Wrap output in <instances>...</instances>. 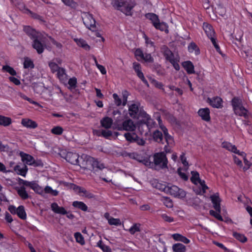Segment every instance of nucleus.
Here are the masks:
<instances>
[{"label":"nucleus","mask_w":252,"mask_h":252,"mask_svg":"<svg viewBox=\"0 0 252 252\" xmlns=\"http://www.w3.org/2000/svg\"><path fill=\"white\" fill-rule=\"evenodd\" d=\"M78 165L84 170L91 171L94 173L105 168L103 163L85 154L80 156Z\"/></svg>","instance_id":"1"},{"label":"nucleus","mask_w":252,"mask_h":252,"mask_svg":"<svg viewBox=\"0 0 252 252\" xmlns=\"http://www.w3.org/2000/svg\"><path fill=\"white\" fill-rule=\"evenodd\" d=\"M111 4L115 9L122 11L126 16H132L131 10L135 5L132 0H114Z\"/></svg>","instance_id":"2"},{"label":"nucleus","mask_w":252,"mask_h":252,"mask_svg":"<svg viewBox=\"0 0 252 252\" xmlns=\"http://www.w3.org/2000/svg\"><path fill=\"white\" fill-rule=\"evenodd\" d=\"M154 162L150 165H154L156 169L167 168L168 160L164 152L155 153L153 156Z\"/></svg>","instance_id":"3"},{"label":"nucleus","mask_w":252,"mask_h":252,"mask_svg":"<svg viewBox=\"0 0 252 252\" xmlns=\"http://www.w3.org/2000/svg\"><path fill=\"white\" fill-rule=\"evenodd\" d=\"M146 18L150 20L153 26L156 29L159 30L161 31H165L168 33V30L167 25L163 22H160L158 16L152 13H147L145 15Z\"/></svg>","instance_id":"4"},{"label":"nucleus","mask_w":252,"mask_h":252,"mask_svg":"<svg viewBox=\"0 0 252 252\" xmlns=\"http://www.w3.org/2000/svg\"><path fill=\"white\" fill-rule=\"evenodd\" d=\"M82 17L84 25L88 29L92 31L95 30V21L92 14L88 12H84Z\"/></svg>","instance_id":"5"},{"label":"nucleus","mask_w":252,"mask_h":252,"mask_svg":"<svg viewBox=\"0 0 252 252\" xmlns=\"http://www.w3.org/2000/svg\"><path fill=\"white\" fill-rule=\"evenodd\" d=\"M139 103L128 104V113L129 116L133 119L141 118V112H145L140 109Z\"/></svg>","instance_id":"6"},{"label":"nucleus","mask_w":252,"mask_h":252,"mask_svg":"<svg viewBox=\"0 0 252 252\" xmlns=\"http://www.w3.org/2000/svg\"><path fill=\"white\" fill-rule=\"evenodd\" d=\"M158 121L159 127L161 129L164 134V138L165 141V143H167L169 145H173L175 144L173 137L169 134L167 128L162 124V121L159 117L158 118Z\"/></svg>","instance_id":"7"},{"label":"nucleus","mask_w":252,"mask_h":252,"mask_svg":"<svg viewBox=\"0 0 252 252\" xmlns=\"http://www.w3.org/2000/svg\"><path fill=\"white\" fill-rule=\"evenodd\" d=\"M20 184L26 187H29L38 194L43 193V189L40 187L36 181L29 182L22 179L20 180Z\"/></svg>","instance_id":"8"},{"label":"nucleus","mask_w":252,"mask_h":252,"mask_svg":"<svg viewBox=\"0 0 252 252\" xmlns=\"http://www.w3.org/2000/svg\"><path fill=\"white\" fill-rule=\"evenodd\" d=\"M135 128V125L131 119L126 120L117 127L119 130L134 131Z\"/></svg>","instance_id":"9"},{"label":"nucleus","mask_w":252,"mask_h":252,"mask_svg":"<svg viewBox=\"0 0 252 252\" xmlns=\"http://www.w3.org/2000/svg\"><path fill=\"white\" fill-rule=\"evenodd\" d=\"M32 47L36 50L38 54L42 53L45 45L41 43V34L32 39Z\"/></svg>","instance_id":"10"},{"label":"nucleus","mask_w":252,"mask_h":252,"mask_svg":"<svg viewBox=\"0 0 252 252\" xmlns=\"http://www.w3.org/2000/svg\"><path fill=\"white\" fill-rule=\"evenodd\" d=\"M78 154L72 152H67L64 157L65 160L72 164L78 165L80 159Z\"/></svg>","instance_id":"11"},{"label":"nucleus","mask_w":252,"mask_h":252,"mask_svg":"<svg viewBox=\"0 0 252 252\" xmlns=\"http://www.w3.org/2000/svg\"><path fill=\"white\" fill-rule=\"evenodd\" d=\"M207 102L214 108H220L222 107V100L219 96H215L213 98L208 97Z\"/></svg>","instance_id":"12"},{"label":"nucleus","mask_w":252,"mask_h":252,"mask_svg":"<svg viewBox=\"0 0 252 252\" xmlns=\"http://www.w3.org/2000/svg\"><path fill=\"white\" fill-rule=\"evenodd\" d=\"M141 118H144L143 122L148 126V128L153 127L156 125L155 122L151 119V117L146 112H141Z\"/></svg>","instance_id":"13"},{"label":"nucleus","mask_w":252,"mask_h":252,"mask_svg":"<svg viewBox=\"0 0 252 252\" xmlns=\"http://www.w3.org/2000/svg\"><path fill=\"white\" fill-rule=\"evenodd\" d=\"M210 198L211 199V201L213 204L214 208L217 212H220V202L221 201V200L219 196V194L216 193V194H213L211 196Z\"/></svg>","instance_id":"14"},{"label":"nucleus","mask_w":252,"mask_h":252,"mask_svg":"<svg viewBox=\"0 0 252 252\" xmlns=\"http://www.w3.org/2000/svg\"><path fill=\"white\" fill-rule=\"evenodd\" d=\"M152 137L154 141L158 143L163 144L165 142L164 134L163 135L162 133L158 130L153 132Z\"/></svg>","instance_id":"15"},{"label":"nucleus","mask_w":252,"mask_h":252,"mask_svg":"<svg viewBox=\"0 0 252 252\" xmlns=\"http://www.w3.org/2000/svg\"><path fill=\"white\" fill-rule=\"evenodd\" d=\"M151 183L152 186L154 188H155L160 191L166 192V190H167L168 186H167L166 185L165 183H160L158 180H157L156 179H154V180H152L151 181Z\"/></svg>","instance_id":"16"},{"label":"nucleus","mask_w":252,"mask_h":252,"mask_svg":"<svg viewBox=\"0 0 252 252\" xmlns=\"http://www.w3.org/2000/svg\"><path fill=\"white\" fill-rule=\"evenodd\" d=\"M222 146L223 148H225L232 152L238 154L240 156H245L244 152H240V151L237 149V148L235 145H232L230 143L223 142L222 143Z\"/></svg>","instance_id":"17"},{"label":"nucleus","mask_w":252,"mask_h":252,"mask_svg":"<svg viewBox=\"0 0 252 252\" xmlns=\"http://www.w3.org/2000/svg\"><path fill=\"white\" fill-rule=\"evenodd\" d=\"M161 52L163 54L166 60L170 62L174 59V55L167 46L163 45L161 47Z\"/></svg>","instance_id":"18"},{"label":"nucleus","mask_w":252,"mask_h":252,"mask_svg":"<svg viewBox=\"0 0 252 252\" xmlns=\"http://www.w3.org/2000/svg\"><path fill=\"white\" fill-rule=\"evenodd\" d=\"M198 114L202 120L208 122L210 120V110L208 108H202L199 110Z\"/></svg>","instance_id":"19"},{"label":"nucleus","mask_w":252,"mask_h":252,"mask_svg":"<svg viewBox=\"0 0 252 252\" xmlns=\"http://www.w3.org/2000/svg\"><path fill=\"white\" fill-rule=\"evenodd\" d=\"M52 210L57 214L61 215H65L67 214V212L63 207H60L57 203H53L51 205Z\"/></svg>","instance_id":"20"},{"label":"nucleus","mask_w":252,"mask_h":252,"mask_svg":"<svg viewBox=\"0 0 252 252\" xmlns=\"http://www.w3.org/2000/svg\"><path fill=\"white\" fill-rule=\"evenodd\" d=\"M203 28L208 38L214 36L215 32L211 25L207 23H204Z\"/></svg>","instance_id":"21"},{"label":"nucleus","mask_w":252,"mask_h":252,"mask_svg":"<svg viewBox=\"0 0 252 252\" xmlns=\"http://www.w3.org/2000/svg\"><path fill=\"white\" fill-rule=\"evenodd\" d=\"M15 171L19 175L25 176L27 171V166L25 164L17 165L14 167Z\"/></svg>","instance_id":"22"},{"label":"nucleus","mask_w":252,"mask_h":252,"mask_svg":"<svg viewBox=\"0 0 252 252\" xmlns=\"http://www.w3.org/2000/svg\"><path fill=\"white\" fill-rule=\"evenodd\" d=\"M24 31L32 39L40 34L36 32L34 29L30 26H25L24 27Z\"/></svg>","instance_id":"23"},{"label":"nucleus","mask_w":252,"mask_h":252,"mask_svg":"<svg viewBox=\"0 0 252 252\" xmlns=\"http://www.w3.org/2000/svg\"><path fill=\"white\" fill-rule=\"evenodd\" d=\"M21 123L23 126L28 128H35L37 127V123L31 119H23Z\"/></svg>","instance_id":"24"},{"label":"nucleus","mask_w":252,"mask_h":252,"mask_svg":"<svg viewBox=\"0 0 252 252\" xmlns=\"http://www.w3.org/2000/svg\"><path fill=\"white\" fill-rule=\"evenodd\" d=\"M20 155L22 158V160L24 162L27 164L32 165L34 159L33 157L29 154L23 153H21Z\"/></svg>","instance_id":"25"},{"label":"nucleus","mask_w":252,"mask_h":252,"mask_svg":"<svg viewBox=\"0 0 252 252\" xmlns=\"http://www.w3.org/2000/svg\"><path fill=\"white\" fill-rule=\"evenodd\" d=\"M183 66L189 74L194 73V65L190 61H186L183 63Z\"/></svg>","instance_id":"26"},{"label":"nucleus","mask_w":252,"mask_h":252,"mask_svg":"<svg viewBox=\"0 0 252 252\" xmlns=\"http://www.w3.org/2000/svg\"><path fill=\"white\" fill-rule=\"evenodd\" d=\"M112 123V119L108 117L103 118L100 121L101 126L107 129L111 127Z\"/></svg>","instance_id":"27"},{"label":"nucleus","mask_w":252,"mask_h":252,"mask_svg":"<svg viewBox=\"0 0 252 252\" xmlns=\"http://www.w3.org/2000/svg\"><path fill=\"white\" fill-rule=\"evenodd\" d=\"M235 113L240 116L246 118L247 116V110L242 105L234 109Z\"/></svg>","instance_id":"28"},{"label":"nucleus","mask_w":252,"mask_h":252,"mask_svg":"<svg viewBox=\"0 0 252 252\" xmlns=\"http://www.w3.org/2000/svg\"><path fill=\"white\" fill-rule=\"evenodd\" d=\"M12 123L11 119L9 117L0 115V125L3 126H7Z\"/></svg>","instance_id":"29"},{"label":"nucleus","mask_w":252,"mask_h":252,"mask_svg":"<svg viewBox=\"0 0 252 252\" xmlns=\"http://www.w3.org/2000/svg\"><path fill=\"white\" fill-rule=\"evenodd\" d=\"M72 206L75 208H78L83 211H87L88 210L87 206L82 201H75L72 203Z\"/></svg>","instance_id":"30"},{"label":"nucleus","mask_w":252,"mask_h":252,"mask_svg":"<svg viewBox=\"0 0 252 252\" xmlns=\"http://www.w3.org/2000/svg\"><path fill=\"white\" fill-rule=\"evenodd\" d=\"M75 41L77 44L85 49L86 50H89L90 46L87 44L86 41L83 39H74Z\"/></svg>","instance_id":"31"},{"label":"nucleus","mask_w":252,"mask_h":252,"mask_svg":"<svg viewBox=\"0 0 252 252\" xmlns=\"http://www.w3.org/2000/svg\"><path fill=\"white\" fill-rule=\"evenodd\" d=\"M17 193L23 199L25 200L28 199L29 197V195L26 191V189L24 186L21 187L20 189H17Z\"/></svg>","instance_id":"32"},{"label":"nucleus","mask_w":252,"mask_h":252,"mask_svg":"<svg viewBox=\"0 0 252 252\" xmlns=\"http://www.w3.org/2000/svg\"><path fill=\"white\" fill-rule=\"evenodd\" d=\"M22 220H25L27 218L26 213L25 211L24 207L23 206H20L18 207V210L16 214Z\"/></svg>","instance_id":"33"},{"label":"nucleus","mask_w":252,"mask_h":252,"mask_svg":"<svg viewBox=\"0 0 252 252\" xmlns=\"http://www.w3.org/2000/svg\"><path fill=\"white\" fill-rule=\"evenodd\" d=\"M57 72L58 77L61 81H65L66 80L67 75L65 72L64 69L61 67Z\"/></svg>","instance_id":"34"},{"label":"nucleus","mask_w":252,"mask_h":252,"mask_svg":"<svg viewBox=\"0 0 252 252\" xmlns=\"http://www.w3.org/2000/svg\"><path fill=\"white\" fill-rule=\"evenodd\" d=\"M191 177L190 180L192 183L197 185L199 180H201L199 178V174L198 172L195 171H192L191 172Z\"/></svg>","instance_id":"35"},{"label":"nucleus","mask_w":252,"mask_h":252,"mask_svg":"<svg viewBox=\"0 0 252 252\" xmlns=\"http://www.w3.org/2000/svg\"><path fill=\"white\" fill-rule=\"evenodd\" d=\"M24 10H25L24 11V12L25 13H29L31 16L33 18V19H37L40 21H42L43 22V18L40 16V15H38L36 13H33L32 12V11H31L30 9H29L28 8H26L25 6H24Z\"/></svg>","instance_id":"36"},{"label":"nucleus","mask_w":252,"mask_h":252,"mask_svg":"<svg viewBox=\"0 0 252 252\" xmlns=\"http://www.w3.org/2000/svg\"><path fill=\"white\" fill-rule=\"evenodd\" d=\"M172 249L173 251L175 252H186V247L182 244L180 243L174 244L172 247Z\"/></svg>","instance_id":"37"},{"label":"nucleus","mask_w":252,"mask_h":252,"mask_svg":"<svg viewBox=\"0 0 252 252\" xmlns=\"http://www.w3.org/2000/svg\"><path fill=\"white\" fill-rule=\"evenodd\" d=\"M233 236L238 241L242 243H245L247 241V237L242 234L237 232H233Z\"/></svg>","instance_id":"38"},{"label":"nucleus","mask_w":252,"mask_h":252,"mask_svg":"<svg viewBox=\"0 0 252 252\" xmlns=\"http://www.w3.org/2000/svg\"><path fill=\"white\" fill-rule=\"evenodd\" d=\"M179 189L177 186H172L170 187H167V189L166 190V193H170L171 195L175 196L177 191L179 190Z\"/></svg>","instance_id":"39"},{"label":"nucleus","mask_w":252,"mask_h":252,"mask_svg":"<svg viewBox=\"0 0 252 252\" xmlns=\"http://www.w3.org/2000/svg\"><path fill=\"white\" fill-rule=\"evenodd\" d=\"M188 49L190 52H192L194 51L196 55L199 54V49L196 44L194 42H191L189 44Z\"/></svg>","instance_id":"40"},{"label":"nucleus","mask_w":252,"mask_h":252,"mask_svg":"<svg viewBox=\"0 0 252 252\" xmlns=\"http://www.w3.org/2000/svg\"><path fill=\"white\" fill-rule=\"evenodd\" d=\"M63 128L60 126H54L51 130V132L52 133L58 135H61L63 133Z\"/></svg>","instance_id":"41"},{"label":"nucleus","mask_w":252,"mask_h":252,"mask_svg":"<svg viewBox=\"0 0 252 252\" xmlns=\"http://www.w3.org/2000/svg\"><path fill=\"white\" fill-rule=\"evenodd\" d=\"M140 223H134L128 230L129 233L131 234H134L136 232H140Z\"/></svg>","instance_id":"42"},{"label":"nucleus","mask_w":252,"mask_h":252,"mask_svg":"<svg viewBox=\"0 0 252 252\" xmlns=\"http://www.w3.org/2000/svg\"><path fill=\"white\" fill-rule=\"evenodd\" d=\"M2 70L8 72L10 75L12 76L16 75V71L12 67L7 65L3 66Z\"/></svg>","instance_id":"43"},{"label":"nucleus","mask_w":252,"mask_h":252,"mask_svg":"<svg viewBox=\"0 0 252 252\" xmlns=\"http://www.w3.org/2000/svg\"><path fill=\"white\" fill-rule=\"evenodd\" d=\"M74 237L77 242L80 243L81 245H84L85 244L84 238L80 233H75L74 234Z\"/></svg>","instance_id":"44"},{"label":"nucleus","mask_w":252,"mask_h":252,"mask_svg":"<svg viewBox=\"0 0 252 252\" xmlns=\"http://www.w3.org/2000/svg\"><path fill=\"white\" fill-rule=\"evenodd\" d=\"M232 105L233 109L241 106V100L238 97H234L232 100Z\"/></svg>","instance_id":"45"},{"label":"nucleus","mask_w":252,"mask_h":252,"mask_svg":"<svg viewBox=\"0 0 252 252\" xmlns=\"http://www.w3.org/2000/svg\"><path fill=\"white\" fill-rule=\"evenodd\" d=\"M46 193H50L52 195L54 196H57L58 195L59 192L57 190H53L49 186H46L44 190L43 191Z\"/></svg>","instance_id":"46"},{"label":"nucleus","mask_w":252,"mask_h":252,"mask_svg":"<svg viewBox=\"0 0 252 252\" xmlns=\"http://www.w3.org/2000/svg\"><path fill=\"white\" fill-rule=\"evenodd\" d=\"M108 220V223L110 225H114L116 226L120 225L121 224V220L119 219H115L114 218H110Z\"/></svg>","instance_id":"47"},{"label":"nucleus","mask_w":252,"mask_h":252,"mask_svg":"<svg viewBox=\"0 0 252 252\" xmlns=\"http://www.w3.org/2000/svg\"><path fill=\"white\" fill-rule=\"evenodd\" d=\"M62 1L64 4L72 8H75L77 6V3L73 0H62Z\"/></svg>","instance_id":"48"},{"label":"nucleus","mask_w":252,"mask_h":252,"mask_svg":"<svg viewBox=\"0 0 252 252\" xmlns=\"http://www.w3.org/2000/svg\"><path fill=\"white\" fill-rule=\"evenodd\" d=\"M24 67L25 68H33L34 67V64L33 62L28 59H25L24 63Z\"/></svg>","instance_id":"49"},{"label":"nucleus","mask_w":252,"mask_h":252,"mask_svg":"<svg viewBox=\"0 0 252 252\" xmlns=\"http://www.w3.org/2000/svg\"><path fill=\"white\" fill-rule=\"evenodd\" d=\"M220 212H217V211H215L214 210H211L210 211V214L214 217H215L216 219L220 220H222V218L220 215Z\"/></svg>","instance_id":"50"},{"label":"nucleus","mask_w":252,"mask_h":252,"mask_svg":"<svg viewBox=\"0 0 252 252\" xmlns=\"http://www.w3.org/2000/svg\"><path fill=\"white\" fill-rule=\"evenodd\" d=\"M163 203L168 208H171L173 207V202L168 197H165L163 200Z\"/></svg>","instance_id":"51"},{"label":"nucleus","mask_w":252,"mask_h":252,"mask_svg":"<svg viewBox=\"0 0 252 252\" xmlns=\"http://www.w3.org/2000/svg\"><path fill=\"white\" fill-rule=\"evenodd\" d=\"M186 195V192L182 189H179V190L177 191V193L175 197L179 198H183Z\"/></svg>","instance_id":"52"},{"label":"nucleus","mask_w":252,"mask_h":252,"mask_svg":"<svg viewBox=\"0 0 252 252\" xmlns=\"http://www.w3.org/2000/svg\"><path fill=\"white\" fill-rule=\"evenodd\" d=\"M49 66L53 72L58 71L59 69L61 68L59 67L58 65L56 63L53 62L50 63H49Z\"/></svg>","instance_id":"53"},{"label":"nucleus","mask_w":252,"mask_h":252,"mask_svg":"<svg viewBox=\"0 0 252 252\" xmlns=\"http://www.w3.org/2000/svg\"><path fill=\"white\" fill-rule=\"evenodd\" d=\"M146 62L153 63L154 59L150 54L145 53L144 54V58H142Z\"/></svg>","instance_id":"54"},{"label":"nucleus","mask_w":252,"mask_h":252,"mask_svg":"<svg viewBox=\"0 0 252 252\" xmlns=\"http://www.w3.org/2000/svg\"><path fill=\"white\" fill-rule=\"evenodd\" d=\"M113 97L114 99V101H115V104L117 106H120L121 105V104L122 103V99L119 97L118 94H113Z\"/></svg>","instance_id":"55"},{"label":"nucleus","mask_w":252,"mask_h":252,"mask_svg":"<svg viewBox=\"0 0 252 252\" xmlns=\"http://www.w3.org/2000/svg\"><path fill=\"white\" fill-rule=\"evenodd\" d=\"M242 157H243V158H244V163L245 164V166L244 167L243 169L244 170H247L248 169H249L250 166H251L252 165V163L249 161L246 158V154L245 153V156H242Z\"/></svg>","instance_id":"56"},{"label":"nucleus","mask_w":252,"mask_h":252,"mask_svg":"<svg viewBox=\"0 0 252 252\" xmlns=\"http://www.w3.org/2000/svg\"><path fill=\"white\" fill-rule=\"evenodd\" d=\"M136 133H129V132H127V133H126L125 134H124V136H125V137L126 138V140L129 142H131V141H132V139L133 138V135H135Z\"/></svg>","instance_id":"57"},{"label":"nucleus","mask_w":252,"mask_h":252,"mask_svg":"<svg viewBox=\"0 0 252 252\" xmlns=\"http://www.w3.org/2000/svg\"><path fill=\"white\" fill-rule=\"evenodd\" d=\"M32 165L34 167H42L43 163L40 159L35 160L33 159Z\"/></svg>","instance_id":"58"},{"label":"nucleus","mask_w":252,"mask_h":252,"mask_svg":"<svg viewBox=\"0 0 252 252\" xmlns=\"http://www.w3.org/2000/svg\"><path fill=\"white\" fill-rule=\"evenodd\" d=\"M68 83L70 87L75 88L76 86L77 79L75 77L70 78L68 80Z\"/></svg>","instance_id":"59"},{"label":"nucleus","mask_w":252,"mask_h":252,"mask_svg":"<svg viewBox=\"0 0 252 252\" xmlns=\"http://www.w3.org/2000/svg\"><path fill=\"white\" fill-rule=\"evenodd\" d=\"M162 219L165 221L171 222L174 221V219L171 217L167 216L166 214H163L161 215Z\"/></svg>","instance_id":"60"},{"label":"nucleus","mask_w":252,"mask_h":252,"mask_svg":"<svg viewBox=\"0 0 252 252\" xmlns=\"http://www.w3.org/2000/svg\"><path fill=\"white\" fill-rule=\"evenodd\" d=\"M112 134V132L110 130H102L101 131V135L106 138H108Z\"/></svg>","instance_id":"61"},{"label":"nucleus","mask_w":252,"mask_h":252,"mask_svg":"<svg viewBox=\"0 0 252 252\" xmlns=\"http://www.w3.org/2000/svg\"><path fill=\"white\" fill-rule=\"evenodd\" d=\"M178 173L180 177L185 181H187L188 179V176L185 173L181 172V169L180 168L178 169Z\"/></svg>","instance_id":"62"},{"label":"nucleus","mask_w":252,"mask_h":252,"mask_svg":"<svg viewBox=\"0 0 252 252\" xmlns=\"http://www.w3.org/2000/svg\"><path fill=\"white\" fill-rule=\"evenodd\" d=\"M144 53L140 49H137L135 52V55L136 57H139L141 59L144 58Z\"/></svg>","instance_id":"63"},{"label":"nucleus","mask_w":252,"mask_h":252,"mask_svg":"<svg viewBox=\"0 0 252 252\" xmlns=\"http://www.w3.org/2000/svg\"><path fill=\"white\" fill-rule=\"evenodd\" d=\"M174 66V68L176 70H179L180 69V65L177 62L176 60L175 59H173L171 61L169 62Z\"/></svg>","instance_id":"64"}]
</instances>
